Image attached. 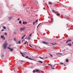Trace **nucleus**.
<instances>
[{"label": "nucleus", "mask_w": 73, "mask_h": 73, "mask_svg": "<svg viewBox=\"0 0 73 73\" xmlns=\"http://www.w3.org/2000/svg\"><path fill=\"white\" fill-rule=\"evenodd\" d=\"M7 42V41H5V43L3 45V46L4 47V49H5L7 47V45H8V43Z\"/></svg>", "instance_id": "nucleus-1"}, {"label": "nucleus", "mask_w": 73, "mask_h": 73, "mask_svg": "<svg viewBox=\"0 0 73 73\" xmlns=\"http://www.w3.org/2000/svg\"><path fill=\"white\" fill-rule=\"evenodd\" d=\"M7 49H10V50L11 51V52H12L13 50L14 49L13 48H11L9 47H7Z\"/></svg>", "instance_id": "nucleus-2"}, {"label": "nucleus", "mask_w": 73, "mask_h": 73, "mask_svg": "<svg viewBox=\"0 0 73 73\" xmlns=\"http://www.w3.org/2000/svg\"><path fill=\"white\" fill-rule=\"evenodd\" d=\"M42 43L44 44H46V45H48L49 44V43L46 42L45 41H42Z\"/></svg>", "instance_id": "nucleus-3"}, {"label": "nucleus", "mask_w": 73, "mask_h": 73, "mask_svg": "<svg viewBox=\"0 0 73 73\" xmlns=\"http://www.w3.org/2000/svg\"><path fill=\"white\" fill-rule=\"evenodd\" d=\"M25 29V28L24 27L21 28L20 29V30L21 31H24Z\"/></svg>", "instance_id": "nucleus-4"}, {"label": "nucleus", "mask_w": 73, "mask_h": 73, "mask_svg": "<svg viewBox=\"0 0 73 73\" xmlns=\"http://www.w3.org/2000/svg\"><path fill=\"white\" fill-rule=\"evenodd\" d=\"M1 37L2 38H3V40L5 39V38H4V35H1Z\"/></svg>", "instance_id": "nucleus-5"}, {"label": "nucleus", "mask_w": 73, "mask_h": 73, "mask_svg": "<svg viewBox=\"0 0 73 73\" xmlns=\"http://www.w3.org/2000/svg\"><path fill=\"white\" fill-rule=\"evenodd\" d=\"M50 44H52V45H55L56 44H57V43H50Z\"/></svg>", "instance_id": "nucleus-6"}, {"label": "nucleus", "mask_w": 73, "mask_h": 73, "mask_svg": "<svg viewBox=\"0 0 73 73\" xmlns=\"http://www.w3.org/2000/svg\"><path fill=\"white\" fill-rule=\"evenodd\" d=\"M27 24V22H23V24H24V25H25L26 24Z\"/></svg>", "instance_id": "nucleus-7"}, {"label": "nucleus", "mask_w": 73, "mask_h": 73, "mask_svg": "<svg viewBox=\"0 0 73 73\" xmlns=\"http://www.w3.org/2000/svg\"><path fill=\"white\" fill-rule=\"evenodd\" d=\"M36 70V73H40V71H39L38 70Z\"/></svg>", "instance_id": "nucleus-8"}, {"label": "nucleus", "mask_w": 73, "mask_h": 73, "mask_svg": "<svg viewBox=\"0 0 73 73\" xmlns=\"http://www.w3.org/2000/svg\"><path fill=\"white\" fill-rule=\"evenodd\" d=\"M67 45H68V46H71L72 45V44H71V43H69L68 44H67Z\"/></svg>", "instance_id": "nucleus-9"}, {"label": "nucleus", "mask_w": 73, "mask_h": 73, "mask_svg": "<svg viewBox=\"0 0 73 73\" xmlns=\"http://www.w3.org/2000/svg\"><path fill=\"white\" fill-rule=\"evenodd\" d=\"M57 55H58V56H60V54H61L60 52H59V53H57Z\"/></svg>", "instance_id": "nucleus-10"}, {"label": "nucleus", "mask_w": 73, "mask_h": 73, "mask_svg": "<svg viewBox=\"0 0 73 73\" xmlns=\"http://www.w3.org/2000/svg\"><path fill=\"white\" fill-rule=\"evenodd\" d=\"M72 41V40L70 39L68 40H67V41L66 42V43H67L68 42H69V41Z\"/></svg>", "instance_id": "nucleus-11"}, {"label": "nucleus", "mask_w": 73, "mask_h": 73, "mask_svg": "<svg viewBox=\"0 0 73 73\" xmlns=\"http://www.w3.org/2000/svg\"><path fill=\"white\" fill-rule=\"evenodd\" d=\"M25 35H24L22 37H21V38H22V39H23V38H24V37H25Z\"/></svg>", "instance_id": "nucleus-12"}, {"label": "nucleus", "mask_w": 73, "mask_h": 73, "mask_svg": "<svg viewBox=\"0 0 73 73\" xmlns=\"http://www.w3.org/2000/svg\"><path fill=\"white\" fill-rule=\"evenodd\" d=\"M28 59H29V60H33L31 58V57H28Z\"/></svg>", "instance_id": "nucleus-13"}, {"label": "nucleus", "mask_w": 73, "mask_h": 73, "mask_svg": "<svg viewBox=\"0 0 73 73\" xmlns=\"http://www.w3.org/2000/svg\"><path fill=\"white\" fill-rule=\"evenodd\" d=\"M9 20H11L12 19V17H9Z\"/></svg>", "instance_id": "nucleus-14"}, {"label": "nucleus", "mask_w": 73, "mask_h": 73, "mask_svg": "<svg viewBox=\"0 0 73 73\" xmlns=\"http://www.w3.org/2000/svg\"><path fill=\"white\" fill-rule=\"evenodd\" d=\"M27 41H26L24 43V45H25V44H27Z\"/></svg>", "instance_id": "nucleus-15"}, {"label": "nucleus", "mask_w": 73, "mask_h": 73, "mask_svg": "<svg viewBox=\"0 0 73 73\" xmlns=\"http://www.w3.org/2000/svg\"><path fill=\"white\" fill-rule=\"evenodd\" d=\"M38 62H39L41 64H42L43 63V62H42L41 61H39Z\"/></svg>", "instance_id": "nucleus-16"}, {"label": "nucleus", "mask_w": 73, "mask_h": 73, "mask_svg": "<svg viewBox=\"0 0 73 73\" xmlns=\"http://www.w3.org/2000/svg\"><path fill=\"white\" fill-rule=\"evenodd\" d=\"M56 15L58 16H60V14L59 13H56Z\"/></svg>", "instance_id": "nucleus-17"}, {"label": "nucleus", "mask_w": 73, "mask_h": 73, "mask_svg": "<svg viewBox=\"0 0 73 73\" xmlns=\"http://www.w3.org/2000/svg\"><path fill=\"white\" fill-rule=\"evenodd\" d=\"M27 39H28V40H30L31 39V38L29 36L28 38H27Z\"/></svg>", "instance_id": "nucleus-18"}, {"label": "nucleus", "mask_w": 73, "mask_h": 73, "mask_svg": "<svg viewBox=\"0 0 73 73\" xmlns=\"http://www.w3.org/2000/svg\"><path fill=\"white\" fill-rule=\"evenodd\" d=\"M48 4H49L51 5V4H52V3L51 2H48Z\"/></svg>", "instance_id": "nucleus-19"}, {"label": "nucleus", "mask_w": 73, "mask_h": 73, "mask_svg": "<svg viewBox=\"0 0 73 73\" xmlns=\"http://www.w3.org/2000/svg\"><path fill=\"white\" fill-rule=\"evenodd\" d=\"M69 61V60L68 59H66V62H68Z\"/></svg>", "instance_id": "nucleus-20"}, {"label": "nucleus", "mask_w": 73, "mask_h": 73, "mask_svg": "<svg viewBox=\"0 0 73 73\" xmlns=\"http://www.w3.org/2000/svg\"><path fill=\"white\" fill-rule=\"evenodd\" d=\"M41 24V23H40L37 26V28H38V27L39 26V25H40V24Z\"/></svg>", "instance_id": "nucleus-21"}, {"label": "nucleus", "mask_w": 73, "mask_h": 73, "mask_svg": "<svg viewBox=\"0 0 73 73\" xmlns=\"http://www.w3.org/2000/svg\"><path fill=\"white\" fill-rule=\"evenodd\" d=\"M14 41H16V40H17V39L16 38H14Z\"/></svg>", "instance_id": "nucleus-22"}, {"label": "nucleus", "mask_w": 73, "mask_h": 73, "mask_svg": "<svg viewBox=\"0 0 73 73\" xmlns=\"http://www.w3.org/2000/svg\"><path fill=\"white\" fill-rule=\"evenodd\" d=\"M19 24H21V21H20L19 22Z\"/></svg>", "instance_id": "nucleus-23"}, {"label": "nucleus", "mask_w": 73, "mask_h": 73, "mask_svg": "<svg viewBox=\"0 0 73 73\" xmlns=\"http://www.w3.org/2000/svg\"><path fill=\"white\" fill-rule=\"evenodd\" d=\"M16 43L17 44H19V41H17L16 42Z\"/></svg>", "instance_id": "nucleus-24"}, {"label": "nucleus", "mask_w": 73, "mask_h": 73, "mask_svg": "<svg viewBox=\"0 0 73 73\" xmlns=\"http://www.w3.org/2000/svg\"><path fill=\"white\" fill-rule=\"evenodd\" d=\"M19 44H21V41H19Z\"/></svg>", "instance_id": "nucleus-25"}, {"label": "nucleus", "mask_w": 73, "mask_h": 73, "mask_svg": "<svg viewBox=\"0 0 73 73\" xmlns=\"http://www.w3.org/2000/svg\"><path fill=\"white\" fill-rule=\"evenodd\" d=\"M3 29H6V27H3Z\"/></svg>", "instance_id": "nucleus-26"}, {"label": "nucleus", "mask_w": 73, "mask_h": 73, "mask_svg": "<svg viewBox=\"0 0 73 73\" xmlns=\"http://www.w3.org/2000/svg\"><path fill=\"white\" fill-rule=\"evenodd\" d=\"M38 19L36 20L35 21V23H37V21H38Z\"/></svg>", "instance_id": "nucleus-27"}, {"label": "nucleus", "mask_w": 73, "mask_h": 73, "mask_svg": "<svg viewBox=\"0 0 73 73\" xmlns=\"http://www.w3.org/2000/svg\"><path fill=\"white\" fill-rule=\"evenodd\" d=\"M39 58H41V59H44V58H42V57H39Z\"/></svg>", "instance_id": "nucleus-28"}, {"label": "nucleus", "mask_w": 73, "mask_h": 73, "mask_svg": "<svg viewBox=\"0 0 73 73\" xmlns=\"http://www.w3.org/2000/svg\"><path fill=\"white\" fill-rule=\"evenodd\" d=\"M52 12H53L54 13L55 12V11L54 10H52Z\"/></svg>", "instance_id": "nucleus-29"}, {"label": "nucleus", "mask_w": 73, "mask_h": 73, "mask_svg": "<svg viewBox=\"0 0 73 73\" xmlns=\"http://www.w3.org/2000/svg\"><path fill=\"white\" fill-rule=\"evenodd\" d=\"M29 46L30 47H31V48H32V46H31V44H29Z\"/></svg>", "instance_id": "nucleus-30"}, {"label": "nucleus", "mask_w": 73, "mask_h": 73, "mask_svg": "<svg viewBox=\"0 0 73 73\" xmlns=\"http://www.w3.org/2000/svg\"><path fill=\"white\" fill-rule=\"evenodd\" d=\"M49 54H50V56L51 57H53V56H52V55L51 54H50V53H49Z\"/></svg>", "instance_id": "nucleus-31"}, {"label": "nucleus", "mask_w": 73, "mask_h": 73, "mask_svg": "<svg viewBox=\"0 0 73 73\" xmlns=\"http://www.w3.org/2000/svg\"><path fill=\"white\" fill-rule=\"evenodd\" d=\"M33 72H34V73H35L36 72V70H33Z\"/></svg>", "instance_id": "nucleus-32"}, {"label": "nucleus", "mask_w": 73, "mask_h": 73, "mask_svg": "<svg viewBox=\"0 0 73 73\" xmlns=\"http://www.w3.org/2000/svg\"><path fill=\"white\" fill-rule=\"evenodd\" d=\"M60 64H62L63 65H64V63H62V62H60Z\"/></svg>", "instance_id": "nucleus-33"}, {"label": "nucleus", "mask_w": 73, "mask_h": 73, "mask_svg": "<svg viewBox=\"0 0 73 73\" xmlns=\"http://www.w3.org/2000/svg\"><path fill=\"white\" fill-rule=\"evenodd\" d=\"M25 57L26 58L28 59L29 57H28V56H26Z\"/></svg>", "instance_id": "nucleus-34"}, {"label": "nucleus", "mask_w": 73, "mask_h": 73, "mask_svg": "<svg viewBox=\"0 0 73 73\" xmlns=\"http://www.w3.org/2000/svg\"><path fill=\"white\" fill-rule=\"evenodd\" d=\"M21 53L22 54H24L21 52Z\"/></svg>", "instance_id": "nucleus-35"}, {"label": "nucleus", "mask_w": 73, "mask_h": 73, "mask_svg": "<svg viewBox=\"0 0 73 73\" xmlns=\"http://www.w3.org/2000/svg\"><path fill=\"white\" fill-rule=\"evenodd\" d=\"M25 5H27L23 4V7H25Z\"/></svg>", "instance_id": "nucleus-36"}, {"label": "nucleus", "mask_w": 73, "mask_h": 73, "mask_svg": "<svg viewBox=\"0 0 73 73\" xmlns=\"http://www.w3.org/2000/svg\"><path fill=\"white\" fill-rule=\"evenodd\" d=\"M32 33L29 36H32Z\"/></svg>", "instance_id": "nucleus-37"}, {"label": "nucleus", "mask_w": 73, "mask_h": 73, "mask_svg": "<svg viewBox=\"0 0 73 73\" xmlns=\"http://www.w3.org/2000/svg\"><path fill=\"white\" fill-rule=\"evenodd\" d=\"M22 56H23V57H25V56H24V55H22Z\"/></svg>", "instance_id": "nucleus-38"}, {"label": "nucleus", "mask_w": 73, "mask_h": 73, "mask_svg": "<svg viewBox=\"0 0 73 73\" xmlns=\"http://www.w3.org/2000/svg\"><path fill=\"white\" fill-rule=\"evenodd\" d=\"M7 35V33H5V35Z\"/></svg>", "instance_id": "nucleus-39"}, {"label": "nucleus", "mask_w": 73, "mask_h": 73, "mask_svg": "<svg viewBox=\"0 0 73 73\" xmlns=\"http://www.w3.org/2000/svg\"><path fill=\"white\" fill-rule=\"evenodd\" d=\"M48 65H50L51 66H52V65H51L50 64H48Z\"/></svg>", "instance_id": "nucleus-40"}, {"label": "nucleus", "mask_w": 73, "mask_h": 73, "mask_svg": "<svg viewBox=\"0 0 73 73\" xmlns=\"http://www.w3.org/2000/svg\"><path fill=\"white\" fill-rule=\"evenodd\" d=\"M35 22L33 23V25H34V24H35Z\"/></svg>", "instance_id": "nucleus-41"}, {"label": "nucleus", "mask_w": 73, "mask_h": 73, "mask_svg": "<svg viewBox=\"0 0 73 73\" xmlns=\"http://www.w3.org/2000/svg\"><path fill=\"white\" fill-rule=\"evenodd\" d=\"M51 68L52 69L53 68V67L52 66H51Z\"/></svg>", "instance_id": "nucleus-42"}, {"label": "nucleus", "mask_w": 73, "mask_h": 73, "mask_svg": "<svg viewBox=\"0 0 73 73\" xmlns=\"http://www.w3.org/2000/svg\"><path fill=\"white\" fill-rule=\"evenodd\" d=\"M4 31V29L2 30V31Z\"/></svg>", "instance_id": "nucleus-43"}, {"label": "nucleus", "mask_w": 73, "mask_h": 73, "mask_svg": "<svg viewBox=\"0 0 73 73\" xmlns=\"http://www.w3.org/2000/svg\"><path fill=\"white\" fill-rule=\"evenodd\" d=\"M2 56L3 57H4V55H2Z\"/></svg>", "instance_id": "nucleus-44"}, {"label": "nucleus", "mask_w": 73, "mask_h": 73, "mask_svg": "<svg viewBox=\"0 0 73 73\" xmlns=\"http://www.w3.org/2000/svg\"><path fill=\"white\" fill-rule=\"evenodd\" d=\"M52 69H54V68H52Z\"/></svg>", "instance_id": "nucleus-45"}, {"label": "nucleus", "mask_w": 73, "mask_h": 73, "mask_svg": "<svg viewBox=\"0 0 73 73\" xmlns=\"http://www.w3.org/2000/svg\"><path fill=\"white\" fill-rule=\"evenodd\" d=\"M48 19H50V17H48Z\"/></svg>", "instance_id": "nucleus-46"}, {"label": "nucleus", "mask_w": 73, "mask_h": 73, "mask_svg": "<svg viewBox=\"0 0 73 73\" xmlns=\"http://www.w3.org/2000/svg\"><path fill=\"white\" fill-rule=\"evenodd\" d=\"M64 66H66V65H65V64H64Z\"/></svg>", "instance_id": "nucleus-47"}, {"label": "nucleus", "mask_w": 73, "mask_h": 73, "mask_svg": "<svg viewBox=\"0 0 73 73\" xmlns=\"http://www.w3.org/2000/svg\"><path fill=\"white\" fill-rule=\"evenodd\" d=\"M17 20H18V21H19V18H18Z\"/></svg>", "instance_id": "nucleus-48"}, {"label": "nucleus", "mask_w": 73, "mask_h": 73, "mask_svg": "<svg viewBox=\"0 0 73 73\" xmlns=\"http://www.w3.org/2000/svg\"><path fill=\"white\" fill-rule=\"evenodd\" d=\"M14 71L15 72V68L14 69Z\"/></svg>", "instance_id": "nucleus-49"}, {"label": "nucleus", "mask_w": 73, "mask_h": 73, "mask_svg": "<svg viewBox=\"0 0 73 73\" xmlns=\"http://www.w3.org/2000/svg\"><path fill=\"white\" fill-rule=\"evenodd\" d=\"M19 20H20V19H19Z\"/></svg>", "instance_id": "nucleus-50"}, {"label": "nucleus", "mask_w": 73, "mask_h": 73, "mask_svg": "<svg viewBox=\"0 0 73 73\" xmlns=\"http://www.w3.org/2000/svg\"><path fill=\"white\" fill-rule=\"evenodd\" d=\"M23 40L22 41V42H23Z\"/></svg>", "instance_id": "nucleus-51"}, {"label": "nucleus", "mask_w": 73, "mask_h": 73, "mask_svg": "<svg viewBox=\"0 0 73 73\" xmlns=\"http://www.w3.org/2000/svg\"><path fill=\"white\" fill-rule=\"evenodd\" d=\"M31 8H33V7H31Z\"/></svg>", "instance_id": "nucleus-52"}, {"label": "nucleus", "mask_w": 73, "mask_h": 73, "mask_svg": "<svg viewBox=\"0 0 73 73\" xmlns=\"http://www.w3.org/2000/svg\"><path fill=\"white\" fill-rule=\"evenodd\" d=\"M23 66V67H24V66Z\"/></svg>", "instance_id": "nucleus-53"}, {"label": "nucleus", "mask_w": 73, "mask_h": 73, "mask_svg": "<svg viewBox=\"0 0 73 73\" xmlns=\"http://www.w3.org/2000/svg\"><path fill=\"white\" fill-rule=\"evenodd\" d=\"M44 9H45V8H44Z\"/></svg>", "instance_id": "nucleus-54"}, {"label": "nucleus", "mask_w": 73, "mask_h": 73, "mask_svg": "<svg viewBox=\"0 0 73 73\" xmlns=\"http://www.w3.org/2000/svg\"><path fill=\"white\" fill-rule=\"evenodd\" d=\"M37 3H38V2H37Z\"/></svg>", "instance_id": "nucleus-55"}, {"label": "nucleus", "mask_w": 73, "mask_h": 73, "mask_svg": "<svg viewBox=\"0 0 73 73\" xmlns=\"http://www.w3.org/2000/svg\"><path fill=\"white\" fill-rule=\"evenodd\" d=\"M46 23H48V22H46Z\"/></svg>", "instance_id": "nucleus-56"}]
</instances>
